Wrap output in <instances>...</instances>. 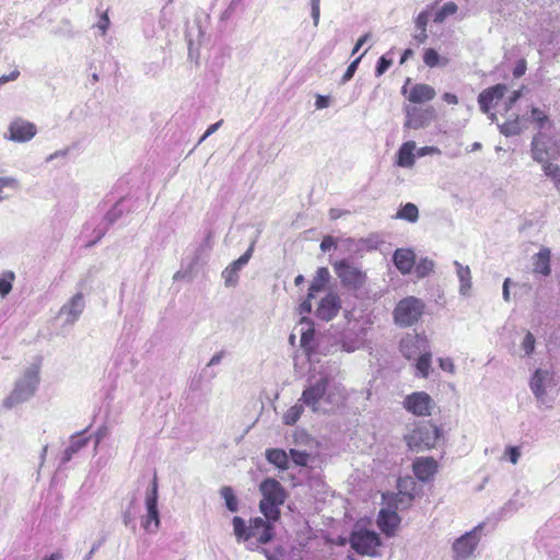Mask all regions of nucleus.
Segmentation results:
<instances>
[{
    "instance_id": "37998d69",
    "label": "nucleus",
    "mask_w": 560,
    "mask_h": 560,
    "mask_svg": "<svg viewBox=\"0 0 560 560\" xmlns=\"http://www.w3.org/2000/svg\"><path fill=\"white\" fill-rule=\"evenodd\" d=\"M313 338H314V329L313 328H308L305 331H302V335H301V346L307 352H311V350H312L311 342H312Z\"/></svg>"
},
{
    "instance_id": "473e14b6",
    "label": "nucleus",
    "mask_w": 560,
    "mask_h": 560,
    "mask_svg": "<svg viewBox=\"0 0 560 560\" xmlns=\"http://www.w3.org/2000/svg\"><path fill=\"white\" fill-rule=\"evenodd\" d=\"M220 494L223 498L225 506L230 512H236L238 510V500L231 487H222L220 490Z\"/></svg>"
},
{
    "instance_id": "4be33fe9",
    "label": "nucleus",
    "mask_w": 560,
    "mask_h": 560,
    "mask_svg": "<svg viewBox=\"0 0 560 560\" xmlns=\"http://www.w3.org/2000/svg\"><path fill=\"white\" fill-rule=\"evenodd\" d=\"M428 347V340L419 335L408 336L400 341V351L407 359L417 357Z\"/></svg>"
},
{
    "instance_id": "6e6552de",
    "label": "nucleus",
    "mask_w": 560,
    "mask_h": 560,
    "mask_svg": "<svg viewBox=\"0 0 560 560\" xmlns=\"http://www.w3.org/2000/svg\"><path fill=\"white\" fill-rule=\"evenodd\" d=\"M440 435L441 430L436 425L427 422L417 425L405 439L410 450L422 451L434 447Z\"/></svg>"
},
{
    "instance_id": "774afa93",
    "label": "nucleus",
    "mask_w": 560,
    "mask_h": 560,
    "mask_svg": "<svg viewBox=\"0 0 560 560\" xmlns=\"http://www.w3.org/2000/svg\"><path fill=\"white\" fill-rule=\"evenodd\" d=\"M61 559H62L61 552L57 551V552H54L50 556L46 557L44 560H61Z\"/></svg>"
},
{
    "instance_id": "bb28decb",
    "label": "nucleus",
    "mask_w": 560,
    "mask_h": 560,
    "mask_svg": "<svg viewBox=\"0 0 560 560\" xmlns=\"http://www.w3.org/2000/svg\"><path fill=\"white\" fill-rule=\"evenodd\" d=\"M456 267V273L459 280V293L462 295H468L469 290L471 289V272L468 266H463L457 260L454 261Z\"/></svg>"
},
{
    "instance_id": "a18cd8bd",
    "label": "nucleus",
    "mask_w": 560,
    "mask_h": 560,
    "mask_svg": "<svg viewBox=\"0 0 560 560\" xmlns=\"http://www.w3.org/2000/svg\"><path fill=\"white\" fill-rule=\"evenodd\" d=\"M505 456L509 458V460L515 465L517 464L520 457H521V451L517 446H508L505 448Z\"/></svg>"
},
{
    "instance_id": "b1692460",
    "label": "nucleus",
    "mask_w": 560,
    "mask_h": 560,
    "mask_svg": "<svg viewBox=\"0 0 560 560\" xmlns=\"http://www.w3.org/2000/svg\"><path fill=\"white\" fill-rule=\"evenodd\" d=\"M415 253L411 249L399 248L394 253V264L396 268L402 273L407 275L415 266Z\"/></svg>"
},
{
    "instance_id": "72a5a7b5",
    "label": "nucleus",
    "mask_w": 560,
    "mask_h": 560,
    "mask_svg": "<svg viewBox=\"0 0 560 560\" xmlns=\"http://www.w3.org/2000/svg\"><path fill=\"white\" fill-rule=\"evenodd\" d=\"M304 411V407L300 401L289 408L283 416V422L287 425H293L298 422Z\"/></svg>"
},
{
    "instance_id": "603ef678",
    "label": "nucleus",
    "mask_w": 560,
    "mask_h": 560,
    "mask_svg": "<svg viewBox=\"0 0 560 560\" xmlns=\"http://www.w3.org/2000/svg\"><path fill=\"white\" fill-rule=\"evenodd\" d=\"M427 24H428V15L425 12H421L416 19V25L418 28L425 32Z\"/></svg>"
},
{
    "instance_id": "a19ab883",
    "label": "nucleus",
    "mask_w": 560,
    "mask_h": 560,
    "mask_svg": "<svg viewBox=\"0 0 560 560\" xmlns=\"http://www.w3.org/2000/svg\"><path fill=\"white\" fill-rule=\"evenodd\" d=\"M532 119L535 122H537V125L540 129H544L547 125H549V119H548L547 114L544 110L536 108V107H534L532 109Z\"/></svg>"
},
{
    "instance_id": "c756f323",
    "label": "nucleus",
    "mask_w": 560,
    "mask_h": 560,
    "mask_svg": "<svg viewBox=\"0 0 560 560\" xmlns=\"http://www.w3.org/2000/svg\"><path fill=\"white\" fill-rule=\"evenodd\" d=\"M396 219L405 220L411 223L417 222L419 219L418 207L412 202L406 203L397 211Z\"/></svg>"
},
{
    "instance_id": "20e7f679",
    "label": "nucleus",
    "mask_w": 560,
    "mask_h": 560,
    "mask_svg": "<svg viewBox=\"0 0 560 560\" xmlns=\"http://www.w3.org/2000/svg\"><path fill=\"white\" fill-rule=\"evenodd\" d=\"M39 384V365L32 364L25 369L22 376L15 382L14 388L4 398L2 405L5 409L30 400L36 393Z\"/></svg>"
},
{
    "instance_id": "0e129e2a",
    "label": "nucleus",
    "mask_w": 560,
    "mask_h": 560,
    "mask_svg": "<svg viewBox=\"0 0 560 560\" xmlns=\"http://www.w3.org/2000/svg\"><path fill=\"white\" fill-rule=\"evenodd\" d=\"M510 281H511L510 278H506L503 282L502 295H503V299L505 302L510 301V290H509Z\"/></svg>"
},
{
    "instance_id": "ea45409f",
    "label": "nucleus",
    "mask_w": 560,
    "mask_h": 560,
    "mask_svg": "<svg viewBox=\"0 0 560 560\" xmlns=\"http://www.w3.org/2000/svg\"><path fill=\"white\" fill-rule=\"evenodd\" d=\"M535 343H536V339H535L534 335L532 332L527 331L521 342V349L524 352V357H529L530 354H533V352L535 350Z\"/></svg>"
},
{
    "instance_id": "39448f33",
    "label": "nucleus",
    "mask_w": 560,
    "mask_h": 560,
    "mask_svg": "<svg viewBox=\"0 0 560 560\" xmlns=\"http://www.w3.org/2000/svg\"><path fill=\"white\" fill-rule=\"evenodd\" d=\"M259 490L262 499L259 510L269 521H277L280 516V505L285 501V491L281 483L273 478H268L260 483Z\"/></svg>"
},
{
    "instance_id": "aec40b11",
    "label": "nucleus",
    "mask_w": 560,
    "mask_h": 560,
    "mask_svg": "<svg viewBox=\"0 0 560 560\" xmlns=\"http://www.w3.org/2000/svg\"><path fill=\"white\" fill-rule=\"evenodd\" d=\"M254 252V244L236 260L231 262L222 272L226 287H234L238 281L240 270L249 261Z\"/></svg>"
},
{
    "instance_id": "e433bc0d",
    "label": "nucleus",
    "mask_w": 560,
    "mask_h": 560,
    "mask_svg": "<svg viewBox=\"0 0 560 560\" xmlns=\"http://www.w3.org/2000/svg\"><path fill=\"white\" fill-rule=\"evenodd\" d=\"M14 273L5 271L0 276V296L5 298L12 290V282L14 281Z\"/></svg>"
},
{
    "instance_id": "58836bf2",
    "label": "nucleus",
    "mask_w": 560,
    "mask_h": 560,
    "mask_svg": "<svg viewBox=\"0 0 560 560\" xmlns=\"http://www.w3.org/2000/svg\"><path fill=\"white\" fill-rule=\"evenodd\" d=\"M5 188L18 190L20 188V182L12 176L0 177V201L5 199V196L3 195V190Z\"/></svg>"
},
{
    "instance_id": "8fccbe9b",
    "label": "nucleus",
    "mask_w": 560,
    "mask_h": 560,
    "mask_svg": "<svg viewBox=\"0 0 560 560\" xmlns=\"http://www.w3.org/2000/svg\"><path fill=\"white\" fill-rule=\"evenodd\" d=\"M439 364H440V368L444 371H447L452 374L455 372V365L451 358L439 359Z\"/></svg>"
},
{
    "instance_id": "69168bd1",
    "label": "nucleus",
    "mask_w": 560,
    "mask_h": 560,
    "mask_svg": "<svg viewBox=\"0 0 560 560\" xmlns=\"http://www.w3.org/2000/svg\"><path fill=\"white\" fill-rule=\"evenodd\" d=\"M108 25H109V20L107 18L106 14H104L100 22L97 23V27L102 31V33H105L106 30L108 28Z\"/></svg>"
},
{
    "instance_id": "338daca9",
    "label": "nucleus",
    "mask_w": 560,
    "mask_h": 560,
    "mask_svg": "<svg viewBox=\"0 0 560 560\" xmlns=\"http://www.w3.org/2000/svg\"><path fill=\"white\" fill-rule=\"evenodd\" d=\"M442 98L448 104H457L458 103V97L452 93H444Z\"/></svg>"
},
{
    "instance_id": "13d9d810",
    "label": "nucleus",
    "mask_w": 560,
    "mask_h": 560,
    "mask_svg": "<svg viewBox=\"0 0 560 560\" xmlns=\"http://www.w3.org/2000/svg\"><path fill=\"white\" fill-rule=\"evenodd\" d=\"M120 215V211L115 207L110 211L107 212L105 219L113 224Z\"/></svg>"
},
{
    "instance_id": "f3484780",
    "label": "nucleus",
    "mask_w": 560,
    "mask_h": 560,
    "mask_svg": "<svg viewBox=\"0 0 560 560\" xmlns=\"http://www.w3.org/2000/svg\"><path fill=\"white\" fill-rule=\"evenodd\" d=\"M84 307V295L79 292L61 306L58 315L59 317L65 318L66 324L72 325L79 319Z\"/></svg>"
},
{
    "instance_id": "de8ad7c7",
    "label": "nucleus",
    "mask_w": 560,
    "mask_h": 560,
    "mask_svg": "<svg viewBox=\"0 0 560 560\" xmlns=\"http://www.w3.org/2000/svg\"><path fill=\"white\" fill-rule=\"evenodd\" d=\"M501 132L505 136L517 135L520 132V128L516 122H505L501 126Z\"/></svg>"
},
{
    "instance_id": "2eb2a0df",
    "label": "nucleus",
    "mask_w": 560,
    "mask_h": 560,
    "mask_svg": "<svg viewBox=\"0 0 560 560\" xmlns=\"http://www.w3.org/2000/svg\"><path fill=\"white\" fill-rule=\"evenodd\" d=\"M37 132L36 126L22 118H16L10 122L8 128V135H5V139L13 142H28L31 141Z\"/></svg>"
},
{
    "instance_id": "49530a36",
    "label": "nucleus",
    "mask_w": 560,
    "mask_h": 560,
    "mask_svg": "<svg viewBox=\"0 0 560 560\" xmlns=\"http://www.w3.org/2000/svg\"><path fill=\"white\" fill-rule=\"evenodd\" d=\"M362 56L358 57L355 60H353L347 68L343 77H342V82H347L349 81L355 73L357 71V68H358V65L361 60Z\"/></svg>"
},
{
    "instance_id": "a211bd4d",
    "label": "nucleus",
    "mask_w": 560,
    "mask_h": 560,
    "mask_svg": "<svg viewBox=\"0 0 560 560\" xmlns=\"http://www.w3.org/2000/svg\"><path fill=\"white\" fill-rule=\"evenodd\" d=\"M506 91L508 88L505 84H497L494 86L483 90L478 96V104L480 106L481 112L485 114H489L490 109L504 97Z\"/></svg>"
},
{
    "instance_id": "c9c22d12",
    "label": "nucleus",
    "mask_w": 560,
    "mask_h": 560,
    "mask_svg": "<svg viewBox=\"0 0 560 560\" xmlns=\"http://www.w3.org/2000/svg\"><path fill=\"white\" fill-rule=\"evenodd\" d=\"M458 7L455 2L450 1L442 5V8L435 13L434 22L442 23L447 16L453 15L457 12Z\"/></svg>"
},
{
    "instance_id": "c03bdc74",
    "label": "nucleus",
    "mask_w": 560,
    "mask_h": 560,
    "mask_svg": "<svg viewBox=\"0 0 560 560\" xmlns=\"http://www.w3.org/2000/svg\"><path fill=\"white\" fill-rule=\"evenodd\" d=\"M390 65H392V60L387 59L385 56H382L378 59V62H377V66L375 69L376 77H381L382 74H384L387 71V69L390 67Z\"/></svg>"
},
{
    "instance_id": "dca6fc26",
    "label": "nucleus",
    "mask_w": 560,
    "mask_h": 560,
    "mask_svg": "<svg viewBox=\"0 0 560 560\" xmlns=\"http://www.w3.org/2000/svg\"><path fill=\"white\" fill-rule=\"evenodd\" d=\"M145 506L148 514L145 521L143 522V527L149 532H155L160 526L158 510V483L155 478L152 482L151 491L147 493Z\"/></svg>"
},
{
    "instance_id": "cd10ccee",
    "label": "nucleus",
    "mask_w": 560,
    "mask_h": 560,
    "mask_svg": "<svg viewBox=\"0 0 560 560\" xmlns=\"http://www.w3.org/2000/svg\"><path fill=\"white\" fill-rule=\"evenodd\" d=\"M330 273L326 267H320L316 271V276L312 281V284L308 289V296L313 298L315 293L322 291L325 284L329 281Z\"/></svg>"
},
{
    "instance_id": "412c9836",
    "label": "nucleus",
    "mask_w": 560,
    "mask_h": 560,
    "mask_svg": "<svg viewBox=\"0 0 560 560\" xmlns=\"http://www.w3.org/2000/svg\"><path fill=\"white\" fill-rule=\"evenodd\" d=\"M401 93L413 104L432 101L436 95L435 90L431 85L424 83L413 84L409 90H407V85H405Z\"/></svg>"
},
{
    "instance_id": "bf43d9fd",
    "label": "nucleus",
    "mask_w": 560,
    "mask_h": 560,
    "mask_svg": "<svg viewBox=\"0 0 560 560\" xmlns=\"http://www.w3.org/2000/svg\"><path fill=\"white\" fill-rule=\"evenodd\" d=\"M224 355H225L224 351H220V352L213 354L212 358L210 359V361L208 362V366H213V365L220 364V362L222 361Z\"/></svg>"
},
{
    "instance_id": "5fc2aeb1",
    "label": "nucleus",
    "mask_w": 560,
    "mask_h": 560,
    "mask_svg": "<svg viewBox=\"0 0 560 560\" xmlns=\"http://www.w3.org/2000/svg\"><path fill=\"white\" fill-rule=\"evenodd\" d=\"M19 75H20L19 70H13L9 74L1 75L0 77V85L7 83L9 81L16 80L19 78Z\"/></svg>"
},
{
    "instance_id": "e2e57ef3",
    "label": "nucleus",
    "mask_w": 560,
    "mask_h": 560,
    "mask_svg": "<svg viewBox=\"0 0 560 560\" xmlns=\"http://www.w3.org/2000/svg\"><path fill=\"white\" fill-rule=\"evenodd\" d=\"M221 124H222V120L209 126L207 131L205 132V135L201 137L200 142L203 141L209 136H211L213 132H215L219 129V127L221 126Z\"/></svg>"
},
{
    "instance_id": "4c0bfd02",
    "label": "nucleus",
    "mask_w": 560,
    "mask_h": 560,
    "mask_svg": "<svg viewBox=\"0 0 560 560\" xmlns=\"http://www.w3.org/2000/svg\"><path fill=\"white\" fill-rule=\"evenodd\" d=\"M434 262L429 258H422L415 267L418 278H424L433 271Z\"/></svg>"
},
{
    "instance_id": "9b49d317",
    "label": "nucleus",
    "mask_w": 560,
    "mask_h": 560,
    "mask_svg": "<svg viewBox=\"0 0 560 560\" xmlns=\"http://www.w3.org/2000/svg\"><path fill=\"white\" fill-rule=\"evenodd\" d=\"M351 547L361 555L376 556V549L381 546L380 536L368 529H357L350 537Z\"/></svg>"
},
{
    "instance_id": "0eeeda50",
    "label": "nucleus",
    "mask_w": 560,
    "mask_h": 560,
    "mask_svg": "<svg viewBox=\"0 0 560 560\" xmlns=\"http://www.w3.org/2000/svg\"><path fill=\"white\" fill-rule=\"evenodd\" d=\"M424 303L415 296L400 300L393 311V317L399 327H410L416 324L424 312Z\"/></svg>"
},
{
    "instance_id": "393cba45",
    "label": "nucleus",
    "mask_w": 560,
    "mask_h": 560,
    "mask_svg": "<svg viewBox=\"0 0 560 560\" xmlns=\"http://www.w3.org/2000/svg\"><path fill=\"white\" fill-rule=\"evenodd\" d=\"M550 257L551 252L547 247H542L535 256H534V272L542 276H549L551 272L550 268Z\"/></svg>"
},
{
    "instance_id": "7ed1b4c3",
    "label": "nucleus",
    "mask_w": 560,
    "mask_h": 560,
    "mask_svg": "<svg viewBox=\"0 0 560 560\" xmlns=\"http://www.w3.org/2000/svg\"><path fill=\"white\" fill-rule=\"evenodd\" d=\"M271 521L261 517H255L246 525L245 521L240 516L232 520L233 532L237 541H249L255 539L257 544L265 545L273 537V527Z\"/></svg>"
},
{
    "instance_id": "6e6d98bb",
    "label": "nucleus",
    "mask_w": 560,
    "mask_h": 560,
    "mask_svg": "<svg viewBox=\"0 0 560 560\" xmlns=\"http://www.w3.org/2000/svg\"><path fill=\"white\" fill-rule=\"evenodd\" d=\"M311 299L312 298H310L307 295V299L300 304L299 311H300L301 315L308 314L311 312V310H312Z\"/></svg>"
},
{
    "instance_id": "79ce46f5",
    "label": "nucleus",
    "mask_w": 560,
    "mask_h": 560,
    "mask_svg": "<svg viewBox=\"0 0 560 560\" xmlns=\"http://www.w3.org/2000/svg\"><path fill=\"white\" fill-rule=\"evenodd\" d=\"M290 456L292 460L299 466H306L308 464L310 454L306 452L292 448L290 450Z\"/></svg>"
},
{
    "instance_id": "423d86ee",
    "label": "nucleus",
    "mask_w": 560,
    "mask_h": 560,
    "mask_svg": "<svg viewBox=\"0 0 560 560\" xmlns=\"http://www.w3.org/2000/svg\"><path fill=\"white\" fill-rule=\"evenodd\" d=\"M528 386L539 407H552L550 393L557 386V380L551 369L537 368L529 377Z\"/></svg>"
},
{
    "instance_id": "f704fd0d",
    "label": "nucleus",
    "mask_w": 560,
    "mask_h": 560,
    "mask_svg": "<svg viewBox=\"0 0 560 560\" xmlns=\"http://www.w3.org/2000/svg\"><path fill=\"white\" fill-rule=\"evenodd\" d=\"M423 61L431 68L439 65L446 66L448 63V60L446 58L441 59L439 54L433 48L425 49L423 54Z\"/></svg>"
},
{
    "instance_id": "a878e982",
    "label": "nucleus",
    "mask_w": 560,
    "mask_h": 560,
    "mask_svg": "<svg viewBox=\"0 0 560 560\" xmlns=\"http://www.w3.org/2000/svg\"><path fill=\"white\" fill-rule=\"evenodd\" d=\"M416 149L415 141L405 142L397 152V164L400 167L409 168L415 164V154L413 151Z\"/></svg>"
},
{
    "instance_id": "f257e3e1",
    "label": "nucleus",
    "mask_w": 560,
    "mask_h": 560,
    "mask_svg": "<svg viewBox=\"0 0 560 560\" xmlns=\"http://www.w3.org/2000/svg\"><path fill=\"white\" fill-rule=\"evenodd\" d=\"M343 399V387L335 382L331 375L323 374L315 382L303 390L300 401L310 407L314 412H318L320 402L338 405Z\"/></svg>"
},
{
    "instance_id": "3c124183",
    "label": "nucleus",
    "mask_w": 560,
    "mask_h": 560,
    "mask_svg": "<svg viewBox=\"0 0 560 560\" xmlns=\"http://www.w3.org/2000/svg\"><path fill=\"white\" fill-rule=\"evenodd\" d=\"M335 246H336L335 240L332 236H329V235L325 236L320 243V249L323 252H327Z\"/></svg>"
},
{
    "instance_id": "ddd939ff",
    "label": "nucleus",
    "mask_w": 560,
    "mask_h": 560,
    "mask_svg": "<svg viewBox=\"0 0 560 560\" xmlns=\"http://www.w3.org/2000/svg\"><path fill=\"white\" fill-rule=\"evenodd\" d=\"M406 120L405 128L421 129L431 124L436 117V112L432 106L422 108L417 106L406 105L405 108Z\"/></svg>"
},
{
    "instance_id": "7c9ffc66",
    "label": "nucleus",
    "mask_w": 560,
    "mask_h": 560,
    "mask_svg": "<svg viewBox=\"0 0 560 560\" xmlns=\"http://www.w3.org/2000/svg\"><path fill=\"white\" fill-rule=\"evenodd\" d=\"M418 360L416 362V369L418 372V375L421 377H428L430 373L431 368V352L429 351V347L422 351L420 354H418Z\"/></svg>"
},
{
    "instance_id": "5701e85b",
    "label": "nucleus",
    "mask_w": 560,
    "mask_h": 560,
    "mask_svg": "<svg viewBox=\"0 0 560 560\" xmlns=\"http://www.w3.org/2000/svg\"><path fill=\"white\" fill-rule=\"evenodd\" d=\"M413 472L421 481L430 480L438 470V463L432 457H420L413 465Z\"/></svg>"
},
{
    "instance_id": "4d7b16f0",
    "label": "nucleus",
    "mask_w": 560,
    "mask_h": 560,
    "mask_svg": "<svg viewBox=\"0 0 560 560\" xmlns=\"http://www.w3.org/2000/svg\"><path fill=\"white\" fill-rule=\"evenodd\" d=\"M521 97V91H514L506 101V110H509Z\"/></svg>"
},
{
    "instance_id": "4468645a",
    "label": "nucleus",
    "mask_w": 560,
    "mask_h": 560,
    "mask_svg": "<svg viewBox=\"0 0 560 560\" xmlns=\"http://www.w3.org/2000/svg\"><path fill=\"white\" fill-rule=\"evenodd\" d=\"M479 530L480 525L454 541L453 552L455 560H466L474 553L480 540Z\"/></svg>"
},
{
    "instance_id": "2f4dec72",
    "label": "nucleus",
    "mask_w": 560,
    "mask_h": 560,
    "mask_svg": "<svg viewBox=\"0 0 560 560\" xmlns=\"http://www.w3.org/2000/svg\"><path fill=\"white\" fill-rule=\"evenodd\" d=\"M88 444L86 438H73L70 442V445L67 447V450L63 453L62 462L67 463L69 462L72 456L78 453L80 450L85 447Z\"/></svg>"
},
{
    "instance_id": "1a4fd4ad",
    "label": "nucleus",
    "mask_w": 560,
    "mask_h": 560,
    "mask_svg": "<svg viewBox=\"0 0 560 560\" xmlns=\"http://www.w3.org/2000/svg\"><path fill=\"white\" fill-rule=\"evenodd\" d=\"M332 267L341 284L350 290H359L366 282V273L354 262L342 259L335 261Z\"/></svg>"
},
{
    "instance_id": "9d476101",
    "label": "nucleus",
    "mask_w": 560,
    "mask_h": 560,
    "mask_svg": "<svg viewBox=\"0 0 560 560\" xmlns=\"http://www.w3.org/2000/svg\"><path fill=\"white\" fill-rule=\"evenodd\" d=\"M398 497L399 499H397L395 503V510L382 509L378 514L377 524L382 532L387 536L394 535L400 523V517L396 510L399 509L400 505L409 504L412 500V495L410 493L402 492L401 490H399Z\"/></svg>"
},
{
    "instance_id": "6ab92c4d",
    "label": "nucleus",
    "mask_w": 560,
    "mask_h": 560,
    "mask_svg": "<svg viewBox=\"0 0 560 560\" xmlns=\"http://www.w3.org/2000/svg\"><path fill=\"white\" fill-rule=\"evenodd\" d=\"M341 308V301L337 293L329 292L319 302L316 310V316L322 320L329 322L337 316Z\"/></svg>"
},
{
    "instance_id": "864d4df0",
    "label": "nucleus",
    "mask_w": 560,
    "mask_h": 560,
    "mask_svg": "<svg viewBox=\"0 0 560 560\" xmlns=\"http://www.w3.org/2000/svg\"><path fill=\"white\" fill-rule=\"evenodd\" d=\"M440 153H441V151L436 147H423V148H420L418 151L419 156H424L428 154H440Z\"/></svg>"
},
{
    "instance_id": "680f3d73",
    "label": "nucleus",
    "mask_w": 560,
    "mask_h": 560,
    "mask_svg": "<svg viewBox=\"0 0 560 560\" xmlns=\"http://www.w3.org/2000/svg\"><path fill=\"white\" fill-rule=\"evenodd\" d=\"M370 38V33H366L364 34L363 36H361L357 44L354 45L353 49H352V55H355L359 49L364 45V43Z\"/></svg>"
},
{
    "instance_id": "052dcab7",
    "label": "nucleus",
    "mask_w": 560,
    "mask_h": 560,
    "mask_svg": "<svg viewBox=\"0 0 560 560\" xmlns=\"http://www.w3.org/2000/svg\"><path fill=\"white\" fill-rule=\"evenodd\" d=\"M329 105V100L326 96L318 95L315 102V106L317 109L326 108Z\"/></svg>"
},
{
    "instance_id": "f8f14e48",
    "label": "nucleus",
    "mask_w": 560,
    "mask_h": 560,
    "mask_svg": "<svg viewBox=\"0 0 560 560\" xmlns=\"http://www.w3.org/2000/svg\"><path fill=\"white\" fill-rule=\"evenodd\" d=\"M402 406L413 416L428 417L431 416L435 401L425 392H415L405 397Z\"/></svg>"
},
{
    "instance_id": "c85d7f7f",
    "label": "nucleus",
    "mask_w": 560,
    "mask_h": 560,
    "mask_svg": "<svg viewBox=\"0 0 560 560\" xmlns=\"http://www.w3.org/2000/svg\"><path fill=\"white\" fill-rule=\"evenodd\" d=\"M266 457L270 464L277 466L278 468H288L289 458L288 454L284 451L279 448L268 450L266 452Z\"/></svg>"
},
{
    "instance_id": "f03ea898",
    "label": "nucleus",
    "mask_w": 560,
    "mask_h": 560,
    "mask_svg": "<svg viewBox=\"0 0 560 560\" xmlns=\"http://www.w3.org/2000/svg\"><path fill=\"white\" fill-rule=\"evenodd\" d=\"M532 158L539 163L547 177H549L557 187L560 186V166L552 161L557 160L558 150L551 143L550 139L544 133H538L532 141Z\"/></svg>"
},
{
    "instance_id": "09e8293b",
    "label": "nucleus",
    "mask_w": 560,
    "mask_h": 560,
    "mask_svg": "<svg viewBox=\"0 0 560 560\" xmlns=\"http://www.w3.org/2000/svg\"><path fill=\"white\" fill-rule=\"evenodd\" d=\"M320 1H314L311 0V14L314 22V25L317 26L319 22V15H320V8H319Z\"/></svg>"
}]
</instances>
